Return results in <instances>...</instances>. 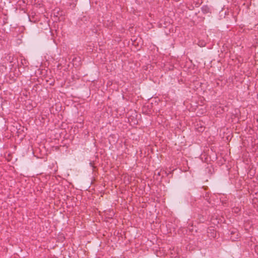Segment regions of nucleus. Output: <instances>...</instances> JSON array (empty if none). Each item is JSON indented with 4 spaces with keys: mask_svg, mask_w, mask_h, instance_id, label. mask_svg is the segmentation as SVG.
I'll return each mask as SVG.
<instances>
[{
    "mask_svg": "<svg viewBox=\"0 0 258 258\" xmlns=\"http://www.w3.org/2000/svg\"><path fill=\"white\" fill-rule=\"evenodd\" d=\"M11 56L10 55L9 56V58L8 59V60L10 61V62H12V59H11Z\"/></svg>",
    "mask_w": 258,
    "mask_h": 258,
    "instance_id": "2",
    "label": "nucleus"
},
{
    "mask_svg": "<svg viewBox=\"0 0 258 258\" xmlns=\"http://www.w3.org/2000/svg\"><path fill=\"white\" fill-rule=\"evenodd\" d=\"M21 63L23 65H24V63H26V60L25 59H22Z\"/></svg>",
    "mask_w": 258,
    "mask_h": 258,
    "instance_id": "1",
    "label": "nucleus"
}]
</instances>
